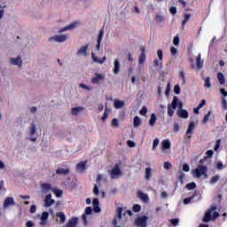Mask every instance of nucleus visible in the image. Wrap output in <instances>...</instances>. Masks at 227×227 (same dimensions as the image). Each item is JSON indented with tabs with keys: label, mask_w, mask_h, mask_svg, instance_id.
Returning a JSON list of instances; mask_svg holds the SVG:
<instances>
[{
	"label": "nucleus",
	"mask_w": 227,
	"mask_h": 227,
	"mask_svg": "<svg viewBox=\"0 0 227 227\" xmlns=\"http://www.w3.org/2000/svg\"><path fill=\"white\" fill-rule=\"evenodd\" d=\"M88 164V160L82 161L76 164V170L78 173H84L86 171V165Z\"/></svg>",
	"instance_id": "10"
},
{
	"label": "nucleus",
	"mask_w": 227,
	"mask_h": 227,
	"mask_svg": "<svg viewBox=\"0 0 227 227\" xmlns=\"http://www.w3.org/2000/svg\"><path fill=\"white\" fill-rule=\"evenodd\" d=\"M153 67L155 68H157V67H160V68H162V59H156L154 61H153Z\"/></svg>",
	"instance_id": "35"
},
{
	"label": "nucleus",
	"mask_w": 227,
	"mask_h": 227,
	"mask_svg": "<svg viewBox=\"0 0 227 227\" xmlns=\"http://www.w3.org/2000/svg\"><path fill=\"white\" fill-rule=\"evenodd\" d=\"M10 64L16 65L17 67H22V59L20 57H18L16 59L11 58Z\"/></svg>",
	"instance_id": "14"
},
{
	"label": "nucleus",
	"mask_w": 227,
	"mask_h": 227,
	"mask_svg": "<svg viewBox=\"0 0 227 227\" xmlns=\"http://www.w3.org/2000/svg\"><path fill=\"white\" fill-rule=\"evenodd\" d=\"M148 113V109L146 108V106H144L141 110H140V114L142 116H145V114H146Z\"/></svg>",
	"instance_id": "60"
},
{
	"label": "nucleus",
	"mask_w": 227,
	"mask_h": 227,
	"mask_svg": "<svg viewBox=\"0 0 227 227\" xmlns=\"http://www.w3.org/2000/svg\"><path fill=\"white\" fill-rule=\"evenodd\" d=\"M80 88H82L83 90H86L87 91H91V87H90L84 83H80Z\"/></svg>",
	"instance_id": "49"
},
{
	"label": "nucleus",
	"mask_w": 227,
	"mask_h": 227,
	"mask_svg": "<svg viewBox=\"0 0 227 227\" xmlns=\"http://www.w3.org/2000/svg\"><path fill=\"white\" fill-rule=\"evenodd\" d=\"M184 19L182 21V29H184V27H185V25L187 24V22H189V20H191V14H184Z\"/></svg>",
	"instance_id": "28"
},
{
	"label": "nucleus",
	"mask_w": 227,
	"mask_h": 227,
	"mask_svg": "<svg viewBox=\"0 0 227 227\" xmlns=\"http://www.w3.org/2000/svg\"><path fill=\"white\" fill-rule=\"evenodd\" d=\"M208 171V167L200 163L196 169L193 170V173H195V176L197 178H201V176H205L206 178L208 177V174H207Z\"/></svg>",
	"instance_id": "1"
},
{
	"label": "nucleus",
	"mask_w": 227,
	"mask_h": 227,
	"mask_svg": "<svg viewBox=\"0 0 227 227\" xmlns=\"http://www.w3.org/2000/svg\"><path fill=\"white\" fill-rule=\"evenodd\" d=\"M70 174V168H59L56 170V175H68Z\"/></svg>",
	"instance_id": "22"
},
{
	"label": "nucleus",
	"mask_w": 227,
	"mask_h": 227,
	"mask_svg": "<svg viewBox=\"0 0 227 227\" xmlns=\"http://www.w3.org/2000/svg\"><path fill=\"white\" fill-rule=\"evenodd\" d=\"M122 212H123V208H121V207H117V215H118V218L119 219H121V214H122Z\"/></svg>",
	"instance_id": "57"
},
{
	"label": "nucleus",
	"mask_w": 227,
	"mask_h": 227,
	"mask_svg": "<svg viewBox=\"0 0 227 227\" xmlns=\"http://www.w3.org/2000/svg\"><path fill=\"white\" fill-rule=\"evenodd\" d=\"M29 130H30V136H35V134H36V125H35V123H32L30 128H29Z\"/></svg>",
	"instance_id": "37"
},
{
	"label": "nucleus",
	"mask_w": 227,
	"mask_h": 227,
	"mask_svg": "<svg viewBox=\"0 0 227 227\" xmlns=\"http://www.w3.org/2000/svg\"><path fill=\"white\" fill-rule=\"evenodd\" d=\"M54 192L57 198H61V196H63V191L61 190H56Z\"/></svg>",
	"instance_id": "56"
},
{
	"label": "nucleus",
	"mask_w": 227,
	"mask_h": 227,
	"mask_svg": "<svg viewBox=\"0 0 227 227\" xmlns=\"http://www.w3.org/2000/svg\"><path fill=\"white\" fill-rule=\"evenodd\" d=\"M171 148V142L168 139H165L161 142V150H169Z\"/></svg>",
	"instance_id": "21"
},
{
	"label": "nucleus",
	"mask_w": 227,
	"mask_h": 227,
	"mask_svg": "<svg viewBox=\"0 0 227 227\" xmlns=\"http://www.w3.org/2000/svg\"><path fill=\"white\" fill-rule=\"evenodd\" d=\"M145 180H150L152 178V168H145Z\"/></svg>",
	"instance_id": "34"
},
{
	"label": "nucleus",
	"mask_w": 227,
	"mask_h": 227,
	"mask_svg": "<svg viewBox=\"0 0 227 227\" xmlns=\"http://www.w3.org/2000/svg\"><path fill=\"white\" fill-rule=\"evenodd\" d=\"M155 121H157V115H155V114H152L149 121V125L151 127H155Z\"/></svg>",
	"instance_id": "29"
},
{
	"label": "nucleus",
	"mask_w": 227,
	"mask_h": 227,
	"mask_svg": "<svg viewBox=\"0 0 227 227\" xmlns=\"http://www.w3.org/2000/svg\"><path fill=\"white\" fill-rule=\"evenodd\" d=\"M170 223L172 226H178V223H180V220H178V218H174L170 220Z\"/></svg>",
	"instance_id": "48"
},
{
	"label": "nucleus",
	"mask_w": 227,
	"mask_h": 227,
	"mask_svg": "<svg viewBox=\"0 0 227 227\" xmlns=\"http://www.w3.org/2000/svg\"><path fill=\"white\" fill-rule=\"evenodd\" d=\"M178 104L180 108L177 111V116H179V118H184V120L189 118V112H187V110L182 109V102H178Z\"/></svg>",
	"instance_id": "4"
},
{
	"label": "nucleus",
	"mask_w": 227,
	"mask_h": 227,
	"mask_svg": "<svg viewBox=\"0 0 227 227\" xmlns=\"http://www.w3.org/2000/svg\"><path fill=\"white\" fill-rule=\"evenodd\" d=\"M57 221L60 223V224H63L65 221H67V215H65V213L63 212H58L56 213Z\"/></svg>",
	"instance_id": "15"
},
{
	"label": "nucleus",
	"mask_w": 227,
	"mask_h": 227,
	"mask_svg": "<svg viewBox=\"0 0 227 227\" xmlns=\"http://www.w3.org/2000/svg\"><path fill=\"white\" fill-rule=\"evenodd\" d=\"M204 86H205V88H211L212 87V84L210 83V77H207L204 80Z\"/></svg>",
	"instance_id": "41"
},
{
	"label": "nucleus",
	"mask_w": 227,
	"mask_h": 227,
	"mask_svg": "<svg viewBox=\"0 0 227 227\" xmlns=\"http://www.w3.org/2000/svg\"><path fill=\"white\" fill-rule=\"evenodd\" d=\"M53 203H54V200H52V195L51 194L46 195L44 200L45 207H52Z\"/></svg>",
	"instance_id": "17"
},
{
	"label": "nucleus",
	"mask_w": 227,
	"mask_h": 227,
	"mask_svg": "<svg viewBox=\"0 0 227 227\" xmlns=\"http://www.w3.org/2000/svg\"><path fill=\"white\" fill-rule=\"evenodd\" d=\"M81 54H82V56H88V44H86L85 46H82L78 50L77 56H81Z\"/></svg>",
	"instance_id": "20"
},
{
	"label": "nucleus",
	"mask_w": 227,
	"mask_h": 227,
	"mask_svg": "<svg viewBox=\"0 0 227 227\" xmlns=\"http://www.w3.org/2000/svg\"><path fill=\"white\" fill-rule=\"evenodd\" d=\"M121 175V169H120V165H115L111 172V178H118V176Z\"/></svg>",
	"instance_id": "9"
},
{
	"label": "nucleus",
	"mask_w": 227,
	"mask_h": 227,
	"mask_svg": "<svg viewBox=\"0 0 227 227\" xmlns=\"http://www.w3.org/2000/svg\"><path fill=\"white\" fill-rule=\"evenodd\" d=\"M196 196H198V193L195 192L192 197L184 199L183 201L184 205H189V203H191V201H192Z\"/></svg>",
	"instance_id": "26"
},
{
	"label": "nucleus",
	"mask_w": 227,
	"mask_h": 227,
	"mask_svg": "<svg viewBox=\"0 0 227 227\" xmlns=\"http://www.w3.org/2000/svg\"><path fill=\"white\" fill-rule=\"evenodd\" d=\"M163 168H164V169H171L172 165H171V163L169 161H166L163 164Z\"/></svg>",
	"instance_id": "51"
},
{
	"label": "nucleus",
	"mask_w": 227,
	"mask_h": 227,
	"mask_svg": "<svg viewBox=\"0 0 227 227\" xmlns=\"http://www.w3.org/2000/svg\"><path fill=\"white\" fill-rule=\"evenodd\" d=\"M77 26V23L74 22V23H71L70 25L67 26L66 27L64 28H61L59 30V33H63L65 31H68V30H72V29H74V27Z\"/></svg>",
	"instance_id": "25"
},
{
	"label": "nucleus",
	"mask_w": 227,
	"mask_h": 227,
	"mask_svg": "<svg viewBox=\"0 0 227 227\" xmlns=\"http://www.w3.org/2000/svg\"><path fill=\"white\" fill-rule=\"evenodd\" d=\"M148 216L142 215L135 219L134 224L137 227H146L148 225Z\"/></svg>",
	"instance_id": "2"
},
{
	"label": "nucleus",
	"mask_w": 227,
	"mask_h": 227,
	"mask_svg": "<svg viewBox=\"0 0 227 227\" xmlns=\"http://www.w3.org/2000/svg\"><path fill=\"white\" fill-rule=\"evenodd\" d=\"M170 107H172V109H176V107H178V98L176 96L173 98Z\"/></svg>",
	"instance_id": "31"
},
{
	"label": "nucleus",
	"mask_w": 227,
	"mask_h": 227,
	"mask_svg": "<svg viewBox=\"0 0 227 227\" xmlns=\"http://www.w3.org/2000/svg\"><path fill=\"white\" fill-rule=\"evenodd\" d=\"M79 111H84V107L82 106H78V107H74L72 108V111H71V114L73 115H77V114L79 113Z\"/></svg>",
	"instance_id": "30"
},
{
	"label": "nucleus",
	"mask_w": 227,
	"mask_h": 227,
	"mask_svg": "<svg viewBox=\"0 0 227 227\" xmlns=\"http://www.w3.org/2000/svg\"><path fill=\"white\" fill-rule=\"evenodd\" d=\"M174 45H178L180 43V37L178 35H176L173 40Z\"/></svg>",
	"instance_id": "58"
},
{
	"label": "nucleus",
	"mask_w": 227,
	"mask_h": 227,
	"mask_svg": "<svg viewBox=\"0 0 227 227\" xmlns=\"http://www.w3.org/2000/svg\"><path fill=\"white\" fill-rule=\"evenodd\" d=\"M180 91H181L180 85H175L174 92L176 93V95H180Z\"/></svg>",
	"instance_id": "54"
},
{
	"label": "nucleus",
	"mask_w": 227,
	"mask_h": 227,
	"mask_svg": "<svg viewBox=\"0 0 227 227\" xmlns=\"http://www.w3.org/2000/svg\"><path fill=\"white\" fill-rule=\"evenodd\" d=\"M157 146H159V138H155L153 142V150H156Z\"/></svg>",
	"instance_id": "53"
},
{
	"label": "nucleus",
	"mask_w": 227,
	"mask_h": 227,
	"mask_svg": "<svg viewBox=\"0 0 227 227\" xmlns=\"http://www.w3.org/2000/svg\"><path fill=\"white\" fill-rule=\"evenodd\" d=\"M155 20H156V22H162V20H164V16L157 14L155 16Z\"/></svg>",
	"instance_id": "52"
},
{
	"label": "nucleus",
	"mask_w": 227,
	"mask_h": 227,
	"mask_svg": "<svg viewBox=\"0 0 227 227\" xmlns=\"http://www.w3.org/2000/svg\"><path fill=\"white\" fill-rule=\"evenodd\" d=\"M112 127H114L115 129H118V127H120V122L118 121V119L114 118L112 120Z\"/></svg>",
	"instance_id": "44"
},
{
	"label": "nucleus",
	"mask_w": 227,
	"mask_h": 227,
	"mask_svg": "<svg viewBox=\"0 0 227 227\" xmlns=\"http://www.w3.org/2000/svg\"><path fill=\"white\" fill-rule=\"evenodd\" d=\"M91 56H92V60L95 63H99V65L106 63V60L107 59V58L106 57H103L102 59H98L97 56H95L94 52L91 53Z\"/></svg>",
	"instance_id": "19"
},
{
	"label": "nucleus",
	"mask_w": 227,
	"mask_h": 227,
	"mask_svg": "<svg viewBox=\"0 0 227 227\" xmlns=\"http://www.w3.org/2000/svg\"><path fill=\"white\" fill-rule=\"evenodd\" d=\"M210 114H212V112H208L203 118L202 123H207L208 120H210Z\"/></svg>",
	"instance_id": "45"
},
{
	"label": "nucleus",
	"mask_w": 227,
	"mask_h": 227,
	"mask_svg": "<svg viewBox=\"0 0 227 227\" xmlns=\"http://www.w3.org/2000/svg\"><path fill=\"white\" fill-rule=\"evenodd\" d=\"M222 107H223V111H227V101H226V98H223L222 99Z\"/></svg>",
	"instance_id": "50"
},
{
	"label": "nucleus",
	"mask_w": 227,
	"mask_h": 227,
	"mask_svg": "<svg viewBox=\"0 0 227 227\" xmlns=\"http://www.w3.org/2000/svg\"><path fill=\"white\" fill-rule=\"evenodd\" d=\"M132 210L137 214V212H141V206L139 204H135L132 207Z\"/></svg>",
	"instance_id": "42"
},
{
	"label": "nucleus",
	"mask_w": 227,
	"mask_h": 227,
	"mask_svg": "<svg viewBox=\"0 0 227 227\" xmlns=\"http://www.w3.org/2000/svg\"><path fill=\"white\" fill-rule=\"evenodd\" d=\"M141 125V118L139 116L134 117V127H139Z\"/></svg>",
	"instance_id": "38"
},
{
	"label": "nucleus",
	"mask_w": 227,
	"mask_h": 227,
	"mask_svg": "<svg viewBox=\"0 0 227 227\" xmlns=\"http://www.w3.org/2000/svg\"><path fill=\"white\" fill-rule=\"evenodd\" d=\"M220 147H221V139H218L215 145V151L217 152Z\"/></svg>",
	"instance_id": "59"
},
{
	"label": "nucleus",
	"mask_w": 227,
	"mask_h": 227,
	"mask_svg": "<svg viewBox=\"0 0 227 227\" xmlns=\"http://www.w3.org/2000/svg\"><path fill=\"white\" fill-rule=\"evenodd\" d=\"M215 208L216 207L213 206L211 209L205 213L203 217V223H210V221L212 220V212L213 210H215Z\"/></svg>",
	"instance_id": "7"
},
{
	"label": "nucleus",
	"mask_w": 227,
	"mask_h": 227,
	"mask_svg": "<svg viewBox=\"0 0 227 227\" xmlns=\"http://www.w3.org/2000/svg\"><path fill=\"white\" fill-rule=\"evenodd\" d=\"M104 38V27L100 29L99 35L98 36V44L96 45V50L100 51V43H102V39Z\"/></svg>",
	"instance_id": "12"
},
{
	"label": "nucleus",
	"mask_w": 227,
	"mask_h": 227,
	"mask_svg": "<svg viewBox=\"0 0 227 227\" xmlns=\"http://www.w3.org/2000/svg\"><path fill=\"white\" fill-rule=\"evenodd\" d=\"M106 81V75L97 73L95 77L90 80L91 84H100V82Z\"/></svg>",
	"instance_id": "3"
},
{
	"label": "nucleus",
	"mask_w": 227,
	"mask_h": 227,
	"mask_svg": "<svg viewBox=\"0 0 227 227\" xmlns=\"http://www.w3.org/2000/svg\"><path fill=\"white\" fill-rule=\"evenodd\" d=\"M189 169H190L189 165L187 163H184L183 165V170H184L185 172H188Z\"/></svg>",
	"instance_id": "64"
},
{
	"label": "nucleus",
	"mask_w": 227,
	"mask_h": 227,
	"mask_svg": "<svg viewBox=\"0 0 227 227\" xmlns=\"http://www.w3.org/2000/svg\"><path fill=\"white\" fill-rule=\"evenodd\" d=\"M15 205V200L12 197H7L4 201V208H8V207H12Z\"/></svg>",
	"instance_id": "11"
},
{
	"label": "nucleus",
	"mask_w": 227,
	"mask_h": 227,
	"mask_svg": "<svg viewBox=\"0 0 227 227\" xmlns=\"http://www.w3.org/2000/svg\"><path fill=\"white\" fill-rule=\"evenodd\" d=\"M92 205L93 207H99L100 202L98 201V199H93Z\"/></svg>",
	"instance_id": "61"
},
{
	"label": "nucleus",
	"mask_w": 227,
	"mask_h": 227,
	"mask_svg": "<svg viewBox=\"0 0 227 227\" xmlns=\"http://www.w3.org/2000/svg\"><path fill=\"white\" fill-rule=\"evenodd\" d=\"M67 38H68V35H55L49 38V42H59V43L66 42Z\"/></svg>",
	"instance_id": "5"
},
{
	"label": "nucleus",
	"mask_w": 227,
	"mask_h": 227,
	"mask_svg": "<svg viewBox=\"0 0 227 227\" xmlns=\"http://www.w3.org/2000/svg\"><path fill=\"white\" fill-rule=\"evenodd\" d=\"M186 189H188V191H192V189H196V183H189L188 184H186Z\"/></svg>",
	"instance_id": "40"
},
{
	"label": "nucleus",
	"mask_w": 227,
	"mask_h": 227,
	"mask_svg": "<svg viewBox=\"0 0 227 227\" xmlns=\"http://www.w3.org/2000/svg\"><path fill=\"white\" fill-rule=\"evenodd\" d=\"M111 112V110L110 109H108V108H106L105 109V112H104V114H103V116L101 117V120L103 121H106V120H107V117L109 116V113Z\"/></svg>",
	"instance_id": "36"
},
{
	"label": "nucleus",
	"mask_w": 227,
	"mask_h": 227,
	"mask_svg": "<svg viewBox=\"0 0 227 227\" xmlns=\"http://www.w3.org/2000/svg\"><path fill=\"white\" fill-rule=\"evenodd\" d=\"M212 157H214V151L213 150L207 151L206 156L204 157V159L200 160L199 164H204L207 159H212Z\"/></svg>",
	"instance_id": "13"
},
{
	"label": "nucleus",
	"mask_w": 227,
	"mask_h": 227,
	"mask_svg": "<svg viewBox=\"0 0 227 227\" xmlns=\"http://www.w3.org/2000/svg\"><path fill=\"white\" fill-rule=\"evenodd\" d=\"M138 198L144 201V203H148L150 201V198H148V195L144 193L143 192H137Z\"/></svg>",
	"instance_id": "18"
},
{
	"label": "nucleus",
	"mask_w": 227,
	"mask_h": 227,
	"mask_svg": "<svg viewBox=\"0 0 227 227\" xmlns=\"http://www.w3.org/2000/svg\"><path fill=\"white\" fill-rule=\"evenodd\" d=\"M224 168V165H223V162H218L216 164V169L221 170Z\"/></svg>",
	"instance_id": "62"
},
{
	"label": "nucleus",
	"mask_w": 227,
	"mask_h": 227,
	"mask_svg": "<svg viewBox=\"0 0 227 227\" xmlns=\"http://www.w3.org/2000/svg\"><path fill=\"white\" fill-rule=\"evenodd\" d=\"M194 129H196V123L194 121L190 122L186 130V136H189V134H192V130H194Z\"/></svg>",
	"instance_id": "24"
},
{
	"label": "nucleus",
	"mask_w": 227,
	"mask_h": 227,
	"mask_svg": "<svg viewBox=\"0 0 227 227\" xmlns=\"http://www.w3.org/2000/svg\"><path fill=\"white\" fill-rule=\"evenodd\" d=\"M114 106L115 109H121V107H123V106H125V101H121L120 99H115L114 101Z\"/></svg>",
	"instance_id": "23"
},
{
	"label": "nucleus",
	"mask_w": 227,
	"mask_h": 227,
	"mask_svg": "<svg viewBox=\"0 0 227 227\" xmlns=\"http://www.w3.org/2000/svg\"><path fill=\"white\" fill-rule=\"evenodd\" d=\"M49 219V213L47 211H44L41 215V223L40 224L42 226H45L47 224V220Z\"/></svg>",
	"instance_id": "16"
},
{
	"label": "nucleus",
	"mask_w": 227,
	"mask_h": 227,
	"mask_svg": "<svg viewBox=\"0 0 227 227\" xmlns=\"http://www.w3.org/2000/svg\"><path fill=\"white\" fill-rule=\"evenodd\" d=\"M141 54L138 59L139 65L145 64V61H146V49L145 46L140 47Z\"/></svg>",
	"instance_id": "6"
},
{
	"label": "nucleus",
	"mask_w": 227,
	"mask_h": 227,
	"mask_svg": "<svg viewBox=\"0 0 227 227\" xmlns=\"http://www.w3.org/2000/svg\"><path fill=\"white\" fill-rule=\"evenodd\" d=\"M217 79H218L220 84H224V82H226V79L224 78V74H223V73L217 74Z\"/></svg>",
	"instance_id": "33"
},
{
	"label": "nucleus",
	"mask_w": 227,
	"mask_h": 227,
	"mask_svg": "<svg viewBox=\"0 0 227 227\" xmlns=\"http://www.w3.org/2000/svg\"><path fill=\"white\" fill-rule=\"evenodd\" d=\"M119 72H120V61L118 59H115L114 63V74H119Z\"/></svg>",
	"instance_id": "27"
},
{
	"label": "nucleus",
	"mask_w": 227,
	"mask_h": 227,
	"mask_svg": "<svg viewBox=\"0 0 227 227\" xmlns=\"http://www.w3.org/2000/svg\"><path fill=\"white\" fill-rule=\"evenodd\" d=\"M197 68L199 70H201V68H203V62H201V55L199 54L197 56Z\"/></svg>",
	"instance_id": "32"
},
{
	"label": "nucleus",
	"mask_w": 227,
	"mask_h": 227,
	"mask_svg": "<svg viewBox=\"0 0 227 227\" xmlns=\"http://www.w3.org/2000/svg\"><path fill=\"white\" fill-rule=\"evenodd\" d=\"M92 214H93V208H91V207H87L85 208V215H91Z\"/></svg>",
	"instance_id": "47"
},
{
	"label": "nucleus",
	"mask_w": 227,
	"mask_h": 227,
	"mask_svg": "<svg viewBox=\"0 0 227 227\" xmlns=\"http://www.w3.org/2000/svg\"><path fill=\"white\" fill-rule=\"evenodd\" d=\"M218 181H219V176L216 175L211 177L209 184H211V185H214V184H217Z\"/></svg>",
	"instance_id": "39"
},
{
	"label": "nucleus",
	"mask_w": 227,
	"mask_h": 227,
	"mask_svg": "<svg viewBox=\"0 0 227 227\" xmlns=\"http://www.w3.org/2000/svg\"><path fill=\"white\" fill-rule=\"evenodd\" d=\"M42 188L43 189V191H51V184L44 183L42 184Z\"/></svg>",
	"instance_id": "46"
},
{
	"label": "nucleus",
	"mask_w": 227,
	"mask_h": 227,
	"mask_svg": "<svg viewBox=\"0 0 227 227\" xmlns=\"http://www.w3.org/2000/svg\"><path fill=\"white\" fill-rule=\"evenodd\" d=\"M157 54H158V59H163V58H164V54H163V52H162V50H158L157 51Z\"/></svg>",
	"instance_id": "55"
},
{
	"label": "nucleus",
	"mask_w": 227,
	"mask_h": 227,
	"mask_svg": "<svg viewBox=\"0 0 227 227\" xmlns=\"http://www.w3.org/2000/svg\"><path fill=\"white\" fill-rule=\"evenodd\" d=\"M169 12L172 15H176V7H170Z\"/></svg>",
	"instance_id": "63"
},
{
	"label": "nucleus",
	"mask_w": 227,
	"mask_h": 227,
	"mask_svg": "<svg viewBox=\"0 0 227 227\" xmlns=\"http://www.w3.org/2000/svg\"><path fill=\"white\" fill-rule=\"evenodd\" d=\"M168 116H173V114H175V109H173V107L171 106V105L168 106Z\"/></svg>",
	"instance_id": "43"
},
{
	"label": "nucleus",
	"mask_w": 227,
	"mask_h": 227,
	"mask_svg": "<svg viewBox=\"0 0 227 227\" xmlns=\"http://www.w3.org/2000/svg\"><path fill=\"white\" fill-rule=\"evenodd\" d=\"M79 225V218L76 216L68 220L65 227H77Z\"/></svg>",
	"instance_id": "8"
}]
</instances>
